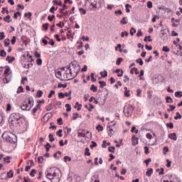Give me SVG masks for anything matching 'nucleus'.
Wrapping results in <instances>:
<instances>
[{
    "instance_id": "0eeeda50",
    "label": "nucleus",
    "mask_w": 182,
    "mask_h": 182,
    "mask_svg": "<svg viewBox=\"0 0 182 182\" xmlns=\"http://www.w3.org/2000/svg\"><path fill=\"white\" fill-rule=\"evenodd\" d=\"M73 68H74V69H75V68H80V65H75L73 62H71L66 67H63V68H60V70H63V72H65V70H66V69H67V70H69L70 69H72Z\"/></svg>"
},
{
    "instance_id": "2f4dec72",
    "label": "nucleus",
    "mask_w": 182,
    "mask_h": 182,
    "mask_svg": "<svg viewBox=\"0 0 182 182\" xmlns=\"http://www.w3.org/2000/svg\"><path fill=\"white\" fill-rule=\"evenodd\" d=\"M63 132V130L59 129V131L56 132L57 136H58L59 137H63V134H62Z\"/></svg>"
},
{
    "instance_id": "473e14b6",
    "label": "nucleus",
    "mask_w": 182,
    "mask_h": 182,
    "mask_svg": "<svg viewBox=\"0 0 182 182\" xmlns=\"http://www.w3.org/2000/svg\"><path fill=\"white\" fill-rule=\"evenodd\" d=\"M99 84H100V87H105V86H106V82L105 81H99Z\"/></svg>"
},
{
    "instance_id": "393cba45",
    "label": "nucleus",
    "mask_w": 182,
    "mask_h": 182,
    "mask_svg": "<svg viewBox=\"0 0 182 182\" xmlns=\"http://www.w3.org/2000/svg\"><path fill=\"white\" fill-rule=\"evenodd\" d=\"M108 134H109V137H112V136H113V134H114V130L112 128H109Z\"/></svg>"
},
{
    "instance_id": "a211bd4d",
    "label": "nucleus",
    "mask_w": 182,
    "mask_h": 182,
    "mask_svg": "<svg viewBox=\"0 0 182 182\" xmlns=\"http://www.w3.org/2000/svg\"><path fill=\"white\" fill-rule=\"evenodd\" d=\"M166 103H173V98L170 96L166 97Z\"/></svg>"
},
{
    "instance_id": "5701e85b",
    "label": "nucleus",
    "mask_w": 182,
    "mask_h": 182,
    "mask_svg": "<svg viewBox=\"0 0 182 182\" xmlns=\"http://www.w3.org/2000/svg\"><path fill=\"white\" fill-rule=\"evenodd\" d=\"M136 63H139V66H143V59L141 58L136 59Z\"/></svg>"
},
{
    "instance_id": "6ab92c4d",
    "label": "nucleus",
    "mask_w": 182,
    "mask_h": 182,
    "mask_svg": "<svg viewBox=\"0 0 182 182\" xmlns=\"http://www.w3.org/2000/svg\"><path fill=\"white\" fill-rule=\"evenodd\" d=\"M90 90H92L93 93H96V92H97V87L95 86V85H92L90 87Z\"/></svg>"
},
{
    "instance_id": "cd10ccee",
    "label": "nucleus",
    "mask_w": 182,
    "mask_h": 182,
    "mask_svg": "<svg viewBox=\"0 0 182 182\" xmlns=\"http://www.w3.org/2000/svg\"><path fill=\"white\" fill-rule=\"evenodd\" d=\"M147 38L149 39V42L153 41V39H151V36H145V38L144 39V42H147Z\"/></svg>"
},
{
    "instance_id": "3c124183",
    "label": "nucleus",
    "mask_w": 182,
    "mask_h": 182,
    "mask_svg": "<svg viewBox=\"0 0 182 182\" xmlns=\"http://www.w3.org/2000/svg\"><path fill=\"white\" fill-rule=\"evenodd\" d=\"M134 33H136V29L134 28H132L131 30H130V35L132 36H133L134 35Z\"/></svg>"
},
{
    "instance_id": "09e8293b",
    "label": "nucleus",
    "mask_w": 182,
    "mask_h": 182,
    "mask_svg": "<svg viewBox=\"0 0 182 182\" xmlns=\"http://www.w3.org/2000/svg\"><path fill=\"white\" fill-rule=\"evenodd\" d=\"M136 36L139 38V36H143V33L141 32V29H139L136 33Z\"/></svg>"
},
{
    "instance_id": "c9c22d12",
    "label": "nucleus",
    "mask_w": 182,
    "mask_h": 182,
    "mask_svg": "<svg viewBox=\"0 0 182 182\" xmlns=\"http://www.w3.org/2000/svg\"><path fill=\"white\" fill-rule=\"evenodd\" d=\"M125 36H129V33L127 31H122L121 33V38H124Z\"/></svg>"
},
{
    "instance_id": "1a4fd4ad",
    "label": "nucleus",
    "mask_w": 182,
    "mask_h": 182,
    "mask_svg": "<svg viewBox=\"0 0 182 182\" xmlns=\"http://www.w3.org/2000/svg\"><path fill=\"white\" fill-rule=\"evenodd\" d=\"M86 134H89V131L85 129H80L78 130V136L79 137H86Z\"/></svg>"
},
{
    "instance_id": "58836bf2",
    "label": "nucleus",
    "mask_w": 182,
    "mask_h": 182,
    "mask_svg": "<svg viewBox=\"0 0 182 182\" xmlns=\"http://www.w3.org/2000/svg\"><path fill=\"white\" fill-rule=\"evenodd\" d=\"M65 107H67L66 112H70V110H72V107L70 106V104H66Z\"/></svg>"
},
{
    "instance_id": "f03ea898",
    "label": "nucleus",
    "mask_w": 182,
    "mask_h": 182,
    "mask_svg": "<svg viewBox=\"0 0 182 182\" xmlns=\"http://www.w3.org/2000/svg\"><path fill=\"white\" fill-rule=\"evenodd\" d=\"M80 72V67H75L74 72L73 69L66 70L63 74L64 77L66 78L67 80H72V79H75Z\"/></svg>"
},
{
    "instance_id": "bf43d9fd",
    "label": "nucleus",
    "mask_w": 182,
    "mask_h": 182,
    "mask_svg": "<svg viewBox=\"0 0 182 182\" xmlns=\"http://www.w3.org/2000/svg\"><path fill=\"white\" fill-rule=\"evenodd\" d=\"M11 44L12 45H15L16 42V36H13L11 40Z\"/></svg>"
},
{
    "instance_id": "37998d69",
    "label": "nucleus",
    "mask_w": 182,
    "mask_h": 182,
    "mask_svg": "<svg viewBox=\"0 0 182 182\" xmlns=\"http://www.w3.org/2000/svg\"><path fill=\"white\" fill-rule=\"evenodd\" d=\"M122 60H123V59L122 58H117V60L116 61V65H117V66H119L122 63Z\"/></svg>"
},
{
    "instance_id": "4d7b16f0",
    "label": "nucleus",
    "mask_w": 182,
    "mask_h": 182,
    "mask_svg": "<svg viewBox=\"0 0 182 182\" xmlns=\"http://www.w3.org/2000/svg\"><path fill=\"white\" fill-rule=\"evenodd\" d=\"M79 11H80V12H81V14H82V15H86V9H85L83 8H80Z\"/></svg>"
},
{
    "instance_id": "ddd939ff",
    "label": "nucleus",
    "mask_w": 182,
    "mask_h": 182,
    "mask_svg": "<svg viewBox=\"0 0 182 182\" xmlns=\"http://www.w3.org/2000/svg\"><path fill=\"white\" fill-rule=\"evenodd\" d=\"M130 73L131 75H139V69L136 68H133L130 70Z\"/></svg>"
},
{
    "instance_id": "0e129e2a",
    "label": "nucleus",
    "mask_w": 182,
    "mask_h": 182,
    "mask_svg": "<svg viewBox=\"0 0 182 182\" xmlns=\"http://www.w3.org/2000/svg\"><path fill=\"white\" fill-rule=\"evenodd\" d=\"M22 92H23V87H22V86H19L18 90H17V93L19 94Z\"/></svg>"
},
{
    "instance_id": "c03bdc74",
    "label": "nucleus",
    "mask_w": 182,
    "mask_h": 182,
    "mask_svg": "<svg viewBox=\"0 0 182 182\" xmlns=\"http://www.w3.org/2000/svg\"><path fill=\"white\" fill-rule=\"evenodd\" d=\"M4 160L5 163H11V157L10 156H6V158H4Z\"/></svg>"
},
{
    "instance_id": "49530a36",
    "label": "nucleus",
    "mask_w": 182,
    "mask_h": 182,
    "mask_svg": "<svg viewBox=\"0 0 182 182\" xmlns=\"http://www.w3.org/2000/svg\"><path fill=\"white\" fill-rule=\"evenodd\" d=\"M44 147L46 149V151L48 152V151H49V147H52V146H50V144L47 143V144H46L44 146Z\"/></svg>"
},
{
    "instance_id": "a19ab883",
    "label": "nucleus",
    "mask_w": 182,
    "mask_h": 182,
    "mask_svg": "<svg viewBox=\"0 0 182 182\" xmlns=\"http://www.w3.org/2000/svg\"><path fill=\"white\" fill-rule=\"evenodd\" d=\"M43 156H39L38 158V163H39V164H42V163H43Z\"/></svg>"
},
{
    "instance_id": "2eb2a0df",
    "label": "nucleus",
    "mask_w": 182,
    "mask_h": 182,
    "mask_svg": "<svg viewBox=\"0 0 182 182\" xmlns=\"http://www.w3.org/2000/svg\"><path fill=\"white\" fill-rule=\"evenodd\" d=\"M151 174H153V168H148L146 171V176H147V177H151Z\"/></svg>"
},
{
    "instance_id": "b1692460",
    "label": "nucleus",
    "mask_w": 182,
    "mask_h": 182,
    "mask_svg": "<svg viewBox=\"0 0 182 182\" xmlns=\"http://www.w3.org/2000/svg\"><path fill=\"white\" fill-rule=\"evenodd\" d=\"M125 11L127 14H129V12H130V9L129 8H132V5L129 4H127L125 5Z\"/></svg>"
},
{
    "instance_id": "79ce46f5",
    "label": "nucleus",
    "mask_w": 182,
    "mask_h": 182,
    "mask_svg": "<svg viewBox=\"0 0 182 182\" xmlns=\"http://www.w3.org/2000/svg\"><path fill=\"white\" fill-rule=\"evenodd\" d=\"M97 130H98V132H103V127L100 124H98L96 127Z\"/></svg>"
},
{
    "instance_id": "39448f33",
    "label": "nucleus",
    "mask_w": 182,
    "mask_h": 182,
    "mask_svg": "<svg viewBox=\"0 0 182 182\" xmlns=\"http://www.w3.org/2000/svg\"><path fill=\"white\" fill-rule=\"evenodd\" d=\"M4 77L3 78L4 83H9L12 79V74H11V68L9 66H6L4 68Z\"/></svg>"
},
{
    "instance_id": "864d4df0",
    "label": "nucleus",
    "mask_w": 182,
    "mask_h": 182,
    "mask_svg": "<svg viewBox=\"0 0 182 182\" xmlns=\"http://www.w3.org/2000/svg\"><path fill=\"white\" fill-rule=\"evenodd\" d=\"M108 151H109V153H114V146L108 147Z\"/></svg>"
},
{
    "instance_id": "5fc2aeb1",
    "label": "nucleus",
    "mask_w": 182,
    "mask_h": 182,
    "mask_svg": "<svg viewBox=\"0 0 182 182\" xmlns=\"http://www.w3.org/2000/svg\"><path fill=\"white\" fill-rule=\"evenodd\" d=\"M162 50L163 52H170V48L167 46H164Z\"/></svg>"
},
{
    "instance_id": "338daca9",
    "label": "nucleus",
    "mask_w": 182,
    "mask_h": 182,
    "mask_svg": "<svg viewBox=\"0 0 182 182\" xmlns=\"http://www.w3.org/2000/svg\"><path fill=\"white\" fill-rule=\"evenodd\" d=\"M91 80L92 82H96V78H95V73H91Z\"/></svg>"
},
{
    "instance_id": "dca6fc26",
    "label": "nucleus",
    "mask_w": 182,
    "mask_h": 182,
    "mask_svg": "<svg viewBox=\"0 0 182 182\" xmlns=\"http://www.w3.org/2000/svg\"><path fill=\"white\" fill-rule=\"evenodd\" d=\"M124 96L126 97H130V90H127V87H124Z\"/></svg>"
},
{
    "instance_id": "e2e57ef3",
    "label": "nucleus",
    "mask_w": 182,
    "mask_h": 182,
    "mask_svg": "<svg viewBox=\"0 0 182 182\" xmlns=\"http://www.w3.org/2000/svg\"><path fill=\"white\" fill-rule=\"evenodd\" d=\"M36 64L38 65V66H41V65H42V59L41 58L37 59Z\"/></svg>"
},
{
    "instance_id": "f8f14e48",
    "label": "nucleus",
    "mask_w": 182,
    "mask_h": 182,
    "mask_svg": "<svg viewBox=\"0 0 182 182\" xmlns=\"http://www.w3.org/2000/svg\"><path fill=\"white\" fill-rule=\"evenodd\" d=\"M168 137L171 139V140H174V141L177 140V134L176 133L169 134Z\"/></svg>"
},
{
    "instance_id": "de8ad7c7",
    "label": "nucleus",
    "mask_w": 182,
    "mask_h": 182,
    "mask_svg": "<svg viewBox=\"0 0 182 182\" xmlns=\"http://www.w3.org/2000/svg\"><path fill=\"white\" fill-rule=\"evenodd\" d=\"M4 38H5V33L0 32V41H4Z\"/></svg>"
},
{
    "instance_id": "a878e982",
    "label": "nucleus",
    "mask_w": 182,
    "mask_h": 182,
    "mask_svg": "<svg viewBox=\"0 0 182 182\" xmlns=\"http://www.w3.org/2000/svg\"><path fill=\"white\" fill-rule=\"evenodd\" d=\"M48 139H49V141H50L51 143L53 141H55V137H53V134H50L48 135Z\"/></svg>"
},
{
    "instance_id": "9d476101",
    "label": "nucleus",
    "mask_w": 182,
    "mask_h": 182,
    "mask_svg": "<svg viewBox=\"0 0 182 182\" xmlns=\"http://www.w3.org/2000/svg\"><path fill=\"white\" fill-rule=\"evenodd\" d=\"M32 106H33V105H28V103L25 102L21 106V110H30L31 109H32Z\"/></svg>"
},
{
    "instance_id": "774afa93",
    "label": "nucleus",
    "mask_w": 182,
    "mask_h": 182,
    "mask_svg": "<svg viewBox=\"0 0 182 182\" xmlns=\"http://www.w3.org/2000/svg\"><path fill=\"white\" fill-rule=\"evenodd\" d=\"M58 97H59V99H64L65 94L63 92L58 93Z\"/></svg>"
},
{
    "instance_id": "4be33fe9",
    "label": "nucleus",
    "mask_w": 182,
    "mask_h": 182,
    "mask_svg": "<svg viewBox=\"0 0 182 182\" xmlns=\"http://www.w3.org/2000/svg\"><path fill=\"white\" fill-rule=\"evenodd\" d=\"M38 109H41V105H37L36 107L33 109V114H35L38 112Z\"/></svg>"
},
{
    "instance_id": "052dcab7",
    "label": "nucleus",
    "mask_w": 182,
    "mask_h": 182,
    "mask_svg": "<svg viewBox=\"0 0 182 182\" xmlns=\"http://www.w3.org/2000/svg\"><path fill=\"white\" fill-rule=\"evenodd\" d=\"M90 151V149H89V148H85V156H90V152H89Z\"/></svg>"
},
{
    "instance_id": "e433bc0d",
    "label": "nucleus",
    "mask_w": 182,
    "mask_h": 182,
    "mask_svg": "<svg viewBox=\"0 0 182 182\" xmlns=\"http://www.w3.org/2000/svg\"><path fill=\"white\" fill-rule=\"evenodd\" d=\"M57 123L59 124V126H62V124H63V119L62 118L58 119Z\"/></svg>"
},
{
    "instance_id": "9b49d317",
    "label": "nucleus",
    "mask_w": 182,
    "mask_h": 182,
    "mask_svg": "<svg viewBox=\"0 0 182 182\" xmlns=\"http://www.w3.org/2000/svg\"><path fill=\"white\" fill-rule=\"evenodd\" d=\"M132 146H136V144H139V138H136V135H132Z\"/></svg>"
},
{
    "instance_id": "13d9d810",
    "label": "nucleus",
    "mask_w": 182,
    "mask_h": 182,
    "mask_svg": "<svg viewBox=\"0 0 182 182\" xmlns=\"http://www.w3.org/2000/svg\"><path fill=\"white\" fill-rule=\"evenodd\" d=\"M68 87V84H58V87H63V89H65V87Z\"/></svg>"
},
{
    "instance_id": "7ed1b4c3",
    "label": "nucleus",
    "mask_w": 182,
    "mask_h": 182,
    "mask_svg": "<svg viewBox=\"0 0 182 182\" xmlns=\"http://www.w3.org/2000/svg\"><path fill=\"white\" fill-rule=\"evenodd\" d=\"M87 6H89L91 11H96L102 6V1L100 0H87L86 3Z\"/></svg>"
},
{
    "instance_id": "4c0bfd02",
    "label": "nucleus",
    "mask_w": 182,
    "mask_h": 182,
    "mask_svg": "<svg viewBox=\"0 0 182 182\" xmlns=\"http://www.w3.org/2000/svg\"><path fill=\"white\" fill-rule=\"evenodd\" d=\"M166 127H168L169 129H173L174 128V124H173V122L167 123L166 124Z\"/></svg>"
},
{
    "instance_id": "f704fd0d",
    "label": "nucleus",
    "mask_w": 182,
    "mask_h": 182,
    "mask_svg": "<svg viewBox=\"0 0 182 182\" xmlns=\"http://www.w3.org/2000/svg\"><path fill=\"white\" fill-rule=\"evenodd\" d=\"M176 116L174 117V120H178V119H181V114L180 112H176Z\"/></svg>"
},
{
    "instance_id": "4468645a",
    "label": "nucleus",
    "mask_w": 182,
    "mask_h": 182,
    "mask_svg": "<svg viewBox=\"0 0 182 182\" xmlns=\"http://www.w3.org/2000/svg\"><path fill=\"white\" fill-rule=\"evenodd\" d=\"M62 72H63V70H61V71L55 73L56 77H58V79H60V80H63V79H62Z\"/></svg>"
},
{
    "instance_id": "423d86ee",
    "label": "nucleus",
    "mask_w": 182,
    "mask_h": 182,
    "mask_svg": "<svg viewBox=\"0 0 182 182\" xmlns=\"http://www.w3.org/2000/svg\"><path fill=\"white\" fill-rule=\"evenodd\" d=\"M14 134L11 132H4L2 134V138L4 140H6V141H8L9 143L14 144L15 139H14Z\"/></svg>"
},
{
    "instance_id": "c85d7f7f",
    "label": "nucleus",
    "mask_w": 182,
    "mask_h": 182,
    "mask_svg": "<svg viewBox=\"0 0 182 182\" xmlns=\"http://www.w3.org/2000/svg\"><path fill=\"white\" fill-rule=\"evenodd\" d=\"M176 97H182V92L181 91H177L175 92Z\"/></svg>"
},
{
    "instance_id": "603ef678",
    "label": "nucleus",
    "mask_w": 182,
    "mask_h": 182,
    "mask_svg": "<svg viewBox=\"0 0 182 182\" xmlns=\"http://www.w3.org/2000/svg\"><path fill=\"white\" fill-rule=\"evenodd\" d=\"M147 8H149V9H151V8H153V2L148 1L147 2Z\"/></svg>"
},
{
    "instance_id": "aec40b11",
    "label": "nucleus",
    "mask_w": 182,
    "mask_h": 182,
    "mask_svg": "<svg viewBox=\"0 0 182 182\" xmlns=\"http://www.w3.org/2000/svg\"><path fill=\"white\" fill-rule=\"evenodd\" d=\"M7 177H9V178H12V177H14V171L12 170L7 172Z\"/></svg>"
},
{
    "instance_id": "c756f323",
    "label": "nucleus",
    "mask_w": 182,
    "mask_h": 182,
    "mask_svg": "<svg viewBox=\"0 0 182 182\" xmlns=\"http://www.w3.org/2000/svg\"><path fill=\"white\" fill-rule=\"evenodd\" d=\"M0 56L1 58H5V56H6V51H5V50H1L0 53Z\"/></svg>"
},
{
    "instance_id": "20e7f679",
    "label": "nucleus",
    "mask_w": 182,
    "mask_h": 182,
    "mask_svg": "<svg viewBox=\"0 0 182 182\" xmlns=\"http://www.w3.org/2000/svg\"><path fill=\"white\" fill-rule=\"evenodd\" d=\"M46 177L48 180H50L51 182H59L60 181V178H59V175L56 173V171H47Z\"/></svg>"
},
{
    "instance_id": "f3484780",
    "label": "nucleus",
    "mask_w": 182,
    "mask_h": 182,
    "mask_svg": "<svg viewBox=\"0 0 182 182\" xmlns=\"http://www.w3.org/2000/svg\"><path fill=\"white\" fill-rule=\"evenodd\" d=\"M4 22H7V23H10V22H12V20H11V16L8 15L4 18Z\"/></svg>"
},
{
    "instance_id": "72a5a7b5",
    "label": "nucleus",
    "mask_w": 182,
    "mask_h": 182,
    "mask_svg": "<svg viewBox=\"0 0 182 182\" xmlns=\"http://www.w3.org/2000/svg\"><path fill=\"white\" fill-rule=\"evenodd\" d=\"M53 109V104H50L48 107H47V112H50V110H52Z\"/></svg>"
},
{
    "instance_id": "bb28decb",
    "label": "nucleus",
    "mask_w": 182,
    "mask_h": 182,
    "mask_svg": "<svg viewBox=\"0 0 182 182\" xmlns=\"http://www.w3.org/2000/svg\"><path fill=\"white\" fill-rule=\"evenodd\" d=\"M65 163H68V161H72V158L70 156H64Z\"/></svg>"
},
{
    "instance_id": "a18cd8bd",
    "label": "nucleus",
    "mask_w": 182,
    "mask_h": 182,
    "mask_svg": "<svg viewBox=\"0 0 182 182\" xmlns=\"http://www.w3.org/2000/svg\"><path fill=\"white\" fill-rule=\"evenodd\" d=\"M18 16H21V12L17 11V12L14 13V19H18Z\"/></svg>"
},
{
    "instance_id": "7c9ffc66",
    "label": "nucleus",
    "mask_w": 182,
    "mask_h": 182,
    "mask_svg": "<svg viewBox=\"0 0 182 182\" xmlns=\"http://www.w3.org/2000/svg\"><path fill=\"white\" fill-rule=\"evenodd\" d=\"M42 95H43V91L38 90V91H37L36 96V97H41L42 96Z\"/></svg>"
},
{
    "instance_id": "6e6552de",
    "label": "nucleus",
    "mask_w": 182,
    "mask_h": 182,
    "mask_svg": "<svg viewBox=\"0 0 182 182\" xmlns=\"http://www.w3.org/2000/svg\"><path fill=\"white\" fill-rule=\"evenodd\" d=\"M124 113L126 116V117H129L132 113H133V109L130 108V107H124Z\"/></svg>"
},
{
    "instance_id": "f257e3e1",
    "label": "nucleus",
    "mask_w": 182,
    "mask_h": 182,
    "mask_svg": "<svg viewBox=\"0 0 182 182\" xmlns=\"http://www.w3.org/2000/svg\"><path fill=\"white\" fill-rule=\"evenodd\" d=\"M9 122L10 124H11V126L16 127L18 124H21V123H22V114H19L18 112L11 114L9 118Z\"/></svg>"
},
{
    "instance_id": "69168bd1",
    "label": "nucleus",
    "mask_w": 182,
    "mask_h": 182,
    "mask_svg": "<svg viewBox=\"0 0 182 182\" xmlns=\"http://www.w3.org/2000/svg\"><path fill=\"white\" fill-rule=\"evenodd\" d=\"M163 150H164L163 154H166V153H168V146H164Z\"/></svg>"
},
{
    "instance_id": "ea45409f",
    "label": "nucleus",
    "mask_w": 182,
    "mask_h": 182,
    "mask_svg": "<svg viewBox=\"0 0 182 182\" xmlns=\"http://www.w3.org/2000/svg\"><path fill=\"white\" fill-rule=\"evenodd\" d=\"M120 23H122V25H126L127 23V21H126V17L122 18V19L120 21Z\"/></svg>"
},
{
    "instance_id": "6e6d98bb",
    "label": "nucleus",
    "mask_w": 182,
    "mask_h": 182,
    "mask_svg": "<svg viewBox=\"0 0 182 182\" xmlns=\"http://www.w3.org/2000/svg\"><path fill=\"white\" fill-rule=\"evenodd\" d=\"M34 174H36V171L35 169H32L31 171H30V176L31 177H33L35 175Z\"/></svg>"
},
{
    "instance_id": "8fccbe9b",
    "label": "nucleus",
    "mask_w": 182,
    "mask_h": 182,
    "mask_svg": "<svg viewBox=\"0 0 182 182\" xmlns=\"http://www.w3.org/2000/svg\"><path fill=\"white\" fill-rule=\"evenodd\" d=\"M92 144L90 146V149H93V147H96L97 146V144L95 142V141H91Z\"/></svg>"
},
{
    "instance_id": "680f3d73",
    "label": "nucleus",
    "mask_w": 182,
    "mask_h": 182,
    "mask_svg": "<svg viewBox=\"0 0 182 182\" xmlns=\"http://www.w3.org/2000/svg\"><path fill=\"white\" fill-rule=\"evenodd\" d=\"M79 117V114H77V113H74V114H73V120H76L77 119V117Z\"/></svg>"
},
{
    "instance_id": "412c9836",
    "label": "nucleus",
    "mask_w": 182,
    "mask_h": 182,
    "mask_svg": "<svg viewBox=\"0 0 182 182\" xmlns=\"http://www.w3.org/2000/svg\"><path fill=\"white\" fill-rule=\"evenodd\" d=\"M11 41L9 40V38H6L4 40V46L8 47L9 46V45H11Z\"/></svg>"
}]
</instances>
